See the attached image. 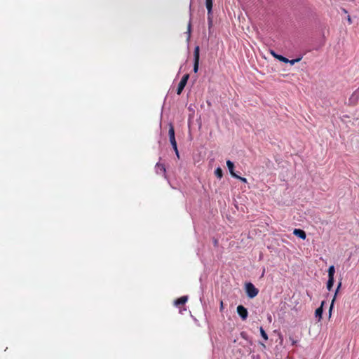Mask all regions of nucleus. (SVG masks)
<instances>
[{"mask_svg":"<svg viewBox=\"0 0 359 359\" xmlns=\"http://www.w3.org/2000/svg\"><path fill=\"white\" fill-rule=\"evenodd\" d=\"M246 293L250 298L256 297L259 292V290L255 287V285L248 283L245 285Z\"/></svg>","mask_w":359,"mask_h":359,"instance_id":"2","label":"nucleus"},{"mask_svg":"<svg viewBox=\"0 0 359 359\" xmlns=\"http://www.w3.org/2000/svg\"><path fill=\"white\" fill-rule=\"evenodd\" d=\"M205 6L208 10V18H210L212 9V0H205Z\"/></svg>","mask_w":359,"mask_h":359,"instance_id":"12","label":"nucleus"},{"mask_svg":"<svg viewBox=\"0 0 359 359\" xmlns=\"http://www.w3.org/2000/svg\"><path fill=\"white\" fill-rule=\"evenodd\" d=\"M262 346L264 348H265V347H266V346H265L264 344H262Z\"/></svg>","mask_w":359,"mask_h":359,"instance_id":"29","label":"nucleus"},{"mask_svg":"<svg viewBox=\"0 0 359 359\" xmlns=\"http://www.w3.org/2000/svg\"><path fill=\"white\" fill-rule=\"evenodd\" d=\"M200 60V48L198 46H196L194 51V72L197 73L198 70Z\"/></svg>","mask_w":359,"mask_h":359,"instance_id":"1","label":"nucleus"},{"mask_svg":"<svg viewBox=\"0 0 359 359\" xmlns=\"http://www.w3.org/2000/svg\"><path fill=\"white\" fill-rule=\"evenodd\" d=\"M188 300V297L187 296H182L175 301V305L177 306H180V305H184Z\"/></svg>","mask_w":359,"mask_h":359,"instance_id":"9","label":"nucleus"},{"mask_svg":"<svg viewBox=\"0 0 359 359\" xmlns=\"http://www.w3.org/2000/svg\"><path fill=\"white\" fill-rule=\"evenodd\" d=\"M293 233L298 236L299 238L302 239H305L306 237V234L304 230L299 229H295L293 231Z\"/></svg>","mask_w":359,"mask_h":359,"instance_id":"8","label":"nucleus"},{"mask_svg":"<svg viewBox=\"0 0 359 359\" xmlns=\"http://www.w3.org/2000/svg\"><path fill=\"white\" fill-rule=\"evenodd\" d=\"M334 282V278H328V280L327 283V288L329 291H330L333 287Z\"/></svg>","mask_w":359,"mask_h":359,"instance_id":"15","label":"nucleus"},{"mask_svg":"<svg viewBox=\"0 0 359 359\" xmlns=\"http://www.w3.org/2000/svg\"><path fill=\"white\" fill-rule=\"evenodd\" d=\"M324 304V302H322L321 306L318 308L315 311L316 317L318 318V320L320 321L322 318V314H323V306Z\"/></svg>","mask_w":359,"mask_h":359,"instance_id":"13","label":"nucleus"},{"mask_svg":"<svg viewBox=\"0 0 359 359\" xmlns=\"http://www.w3.org/2000/svg\"><path fill=\"white\" fill-rule=\"evenodd\" d=\"M172 148L176 154V156L177 157L179 158H180V154H179V151H178V149H177V144H175V146H172Z\"/></svg>","mask_w":359,"mask_h":359,"instance_id":"23","label":"nucleus"},{"mask_svg":"<svg viewBox=\"0 0 359 359\" xmlns=\"http://www.w3.org/2000/svg\"><path fill=\"white\" fill-rule=\"evenodd\" d=\"M226 165L229 168V170L230 172V174L233 177H238V175H237L235 172H234V164L233 162H231L230 160H228L226 161Z\"/></svg>","mask_w":359,"mask_h":359,"instance_id":"7","label":"nucleus"},{"mask_svg":"<svg viewBox=\"0 0 359 359\" xmlns=\"http://www.w3.org/2000/svg\"><path fill=\"white\" fill-rule=\"evenodd\" d=\"M341 285V282H339L338 285H337V290L335 292V294H334V296L332 300V303H331V305H330V309H329V314H330V316H331V313H332V310L333 309V305H334V302L335 301V299H336V296H337V294L340 288Z\"/></svg>","mask_w":359,"mask_h":359,"instance_id":"11","label":"nucleus"},{"mask_svg":"<svg viewBox=\"0 0 359 359\" xmlns=\"http://www.w3.org/2000/svg\"><path fill=\"white\" fill-rule=\"evenodd\" d=\"M215 175L217 178L221 179L223 176L222 170L220 168H216L215 170Z\"/></svg>","mask_w":359,"mask_h":359,"instance_id":"17","label":"nucleus"},{"mask_svg":"<svg viewBox=\"0 0 359 359\" xmlns=\"http://www.w3.org/2000/svg\"><path fill=\"white\" fill-rule=\"evenodd\" d=\"M271 55L276 59H278V60L283 62H285V63H287L289 62V60L280 55H278L276 54L274 51L271 50Z\"/></svg>","mask_w":359,"mask_h":359,"instance_id":"10","label":"nucleus"},{"mask_svg":"<svg viewBox=\"0 0 359 359\" xmlns=\"http://www.w3.org/2000/svg\"><path fill=\"white\" fill-rule=\"evenodd\" d=\"M156 172L166 177V169L164 164L157 163L155 166Z\"/></svg>","mask_w":359,"mask_h":359,"instance_id":"6","label":"nucleus"},{"mask_svg":"<svg viewBox=\"0 0 359 359\" xmlns=\"http://www.w3.org/2000/svg\"><path fill=\"white\" fill-rule=\"evenodd\" d=\"M236 178L240 180L243 182H245V183L247 182V179L245 178V177H242L238 176V177H236Z\"/></svg>","mask_w":359,"mask_h":359,"instance_id":"24","label":"nucleus"},{"mask_svg":"<svg viewBox=\"0 0 359 359\" xmlns=\"http://www.w3.org/2000/svg\"><path fill=\"white\" fill-rule=\"evenodd\" d=\"M223 308H224V306H223V302H222V301H221V302H220V310H222V309H223Z\"/></svg>","mask_w":359,"mask_h":359,"instance_id":"27","label":"nucleus"},{"mask_svg":"<svg viewBox=\"0 0 359 359\" xmlns=\"http://www.w3.org/2000/svg\"><path fill=\"white\" fill-rule=\"evenodd\" d=\"M190 32H191V23L189 22V25H188L189 36H190Z\"/></svg>","mask_w":359,"mask_h":359,"instance_id":"25","label":"nucleus"},{"mask_svg":"<svg viewBox=\"0 0 359 359\" xmlns=\"http://www.w3.org/2000/svg\"><path fill=\"white\" fill-rule=\"evenodd\" d=\"M259 331H260V334H261L262 337H263V339L264 340H268V335L262 327H259Z\"/></svg>","mask_w":359,"mask_h":359,"instance_id":"18","label":"nucleus"},{"mask_svg":"<svg viewBox=\"0 0 359 359\" xmlns=\"http://www.w3.org/2000/svg\"><path fill=\"white\" fill-rule=\"evenodd\" d=\"M189 74H184V75L183 76V77L182 78L181 81H182V82H184V83H187V81H188V79H189Z\"/></svg>","mask_w":359,"mask_h":359,"instance_id":"19","label":"nucleus"},{"mask_svg":"<svg viewBox=\"0 0 359 359\" xmlns=\"http://www.w3.org/2000/svg\"><path fill=\"white\" fill-rule=\"evenodd\" d=\"M334 273H335L334 266L333 265L330 266L328 269V278H334Z\"/></svg>","mask_w":359,"mask_h":359,"instance_id":"16","label":"nucleus"},{"mask_svg":"<svg viewBox=\"0 0 359 359\" xmlns=\"http://www.w3.org/2000/svg\"><path fill=\"white\" fill-rule=\"evenodd\" d=\"M290 341H291V344L292 346H296L297 344V340L293 339L292 337H289Z\"/></svg>","mask_w":359,"mask_h":359,"instance_id":"21","label":"nucleus"},{"mask_svg":"<svg viewBox=\"0 0 359 359\" xmlns=\"http://www.w3.org/2000/svg\"><path fill=\"white\" fill-rule=\"evenodd\" d=\"M187 83L182 82V81H180L179 84H178V86H177V95H180L182 93V92L183 91L185 86H186Z\"/></svg>","mask_w":359,"mask_h":359,"instance_id":"14","label":"nucleus"},{"mask_svg":"<svg viewBox=\"0 0 359 359\" xmlns=\"http://www.w3.org/2000/svg\"><path fill=\"white\" fill-rule=\"evenodd\" d=\"M237 313L243 320H245L247 319L248 312L243 305H239L237 306Z\"/></svg>","mask_w":359,"mask_h":359,"instance_id":"4","label":"nucleus"},{"mask_svg":"<svg viewBox=\"0 0 359 359\" xmlns=\"http://www.w3.org/2000/svg\"><path fill=\"white\" fill-rule=\"evenodd\" d=\"M168 135H169V139L170 144L172 146H175V144H177L175 137V129L172 124H170L169 126V130H168Z\"/></svg>","mask_w":359,"mask_h":359,"instance_id":"5","label":"nucleus"},{"mask_svg":"<svg viewBox=\"0 0 359 359\" xmlns=\"http://www.w3.org/2000/svg\"><path fill=\"white\" fill-rule=\"evenodd\" d=\"M347 20H348V23L351 25L352 23V20L349 15L348 16Z\"/></svg>","mask_w":359,"mask_h":359,"instance_id":"26","label":"nucleus"},{"mask_svg":"<svg viewBox=\"0 0 359 359\" xmlns=\"http://www.w3.org/2000/svg\"><path fill=\"white\" fill-rule=\"evenodd\" d=\"M342 11H343V13H348L347 11L345 8H343Z\"/></svg>","mask_w":359,"mask_h":359,"instance_id":"28","label":"nucleus"},{"mask_svg":"<svg viewBox=\"0 0 359 359\" xmlns=\"http://www.w3.org/2000/svg\"><path fill=\"white\" fill-rule=\"evenodd\" d=\"M359 100V87L352 93L348 99V105L355 106Z\"/></svg>","mask_w":359,"mask_h":359,"instance_id":"3","label":"nucleus"},{"mask_svg":"<svg viewBox=\"0 0 359 359\" xmlns=\"http://www.w3.org/2000/svg\"><path fill=\"white\" fill-rule=\"evenodd\" d=\"M301 60V58H297V59H294V60H289V62L287 63H290L292 65H294L296 62H299Z\"/></svg>","mask_w":359,"mask_h":359,"instance_id":"20","label":"nucleus"},{"mask_svg":"<svg viewBox=\"0 0 359 359\" xmlns=\"http://www.w3.org/2000/svg\"><path fill=\"white\" fill-rule=\"evenodd\" d=\"M172 148L176 154V156L177 157L179 158H180V154H179V151H178V149H177V144H175V146H172Z\"/></svg>","mask_w":359,"mask_h":359,"instance_id":"22","label":"nucleus"}]
</instances>
